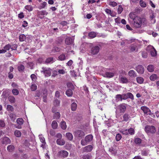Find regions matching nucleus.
<instances>
[{
	"label": "nucleus",
	"instance_id": "obj_1",
	"mask_svg": "<svg viewBox=\"0 0 159 159\" xmlns=\"http://www.w3.org/2000/svg\"><path fill=\"white\" fill-rule=\"evenodd\" d=\"M142 24V19L137 16L134 17L132 21L133 26L135 28H139L141 27Z\"/></svg>",
	"mask_w": 159,
	"mask_h": 159
},
{
	"label": "nucleus",
	"instance_id": "obj_2",
	"mask_svg": "<svg viewBox=\"0 0 159 159\" xmlns=\"http://www.w3.org/2000/svg\"><path fill=\"white\" fill-rule=\"evenodd\" d=\"M129 105L125 103H122L119 105L115 108L116 109V111L117 110L120 113H125L127 109V107Z\"/></svg>",
	"mask_w": 159,
	"mask_h": 159
},
{
	"label": "nucleus",
	"instance_id": "obj_3",
	"mask_svg": "<svg viewBox=\"0 0 159 159\" xmlns=\"http://www.w3.org/2000/svg\"><path fill=\"white\" fill-rule=\"evenodd\" d=\"M93 136L92 134H89L85 136L84 139H82L81 141V144L83 146L87 145L93 139Z\"/></svg>",
	"mask_w": 159,
	"mask_h": 159
},
{
	"label": "nucleus",
	"instance_id": "obj_4",
	"mask_svg": "<svg viewBox=\"0 0 159 159\" xmlns=\"http://www.w3.org/2000/svg\"><path fill=\"white\" fill-rule=\"evenodd\" d=\"M145 132L148 134L150 133L152 134H154L156 131L155 127L152 125H147L144 128Z\"/></svg>",
	"mask_w": 159,
	"mask_h": 159
},
{
	"label": "nucleus",
	"instance_id": "obj_5",
	"mask_svg": "<svg viewBox=\"0 0 159 159\" xmlns=\"http://www.w3.org/2000/svg\"><path fill=\"white\" fill-rule=\"evenodd\" d=\"M85 134L84 131L79 129L76 130L74 132L75 137L79 139H82L84 138Z\"/></svg>",
	"mask_w": 159,
	"mask_h": 159
},
{
	"label": "nucleus",
	"instance_id": "obj_6",
	"mask_svg": "<svg viewBox=\"0 0 159 159\" xmlns=\"http://www.w3.org/2000/svg\"><path fill=\"white\" fill-rule=\"evenodd\" d=\"M42 70L41 71L42 73H43L45 76L48 77L51 75V69L50 68L43 67Z\"/></svg>",
	"mask_w": 159,
	"mask_h": 159
},
{
	"label": "nucleus",
	"instance_id": "obj_7",
	"mask_svg": "<svg viewBox=\"0 0 159 159\" xmlns=\"http://www.w3.org/2000/svg\"><path fill=\"white\" fill-rule=\"evenodd\" d=\"M135 69L139 74H143L144 72V68L143 66L141 65H138L135 67Z\"/></svg>",
	"mask_w": 159,
	"mask_h": 159
},
{
	"label": "nucleus",
	"instance_id": "obj_8",
	"mask_svg": "<svg viewBox=\"0 0 159 159\" xmlns=\"http://www.w3.org/2000/svg\"><path fill=\"white\" fill-rule=\"evenodd\" d=\"M134 142L136 145L139 147H145L146 145L142 143V140L139 138H136L134 139Z\"/></svg>",
	"mask_w": 159,
	"mask_h": 159
},
{
	"label": "nucleus",
	"instance_id": "obj_9",
	"mask_svg": "<svg viewBox=\"0 0 159 159\" xmlns=\"http://www.w3.org/2000/svg\"><path fill=\"white\" fill-rule=\"evenodd\" d=\"M99 51V48L98 46H95L93 47L90 51V53L91 54L93 55H95L98 53Z\"/></svg>",
	"mask_w": 159,
	"mask_h": 159
},
{
	"label": "nucleus",
	"instance_id": "obj_10",
	"mask_svg": "<svg viewBox=\"0 0 159 159\" xmlns=\"http://www.w3.org/2000/svg\"><path fill=\"white\" fill-rule=\"evenodd\" d=\"M122 95L123 100H126L128 98H129L132 100L134 99V95L131 93L128 92L127 93H124L122 94Z\"/></svg>",
	"mask_w": 159,
	"mask_h": 159
},
{
	"label": "nucleus",
	"instance_id": "obj_11",
	"mask_svg": "<svg viewBox=\"0 0 159 159\" xmlns=\"http://www.w3.org/2000/svg\"><path fill=\"white\" fill-rule=\"evenodd\" d=\"M124 114L123 115V120L122 121L127 122L130 120L131 118V116L130 114H129L128 112H125L123 113Z\"/></svg>",
	"mask_w": 159,
	"mask_h": 159
},
{
	"label": "nucleus",
	"instance_id": "obj_12",
	"mask_svg": "<svg viewBox=\"0 0 159 159\" xmlns=\"http://www.w3.org/2000/svg\"><path fill=\"white\" fill-rule=\"evenodd\" d=\"M138 44L136 43L132 44L130 46V50L132 52H138Z\"/></svg>",
	"mask_w": 159,
	"mask_h": 159
},
{
	"label": "nucleus",
	"instance_id": "obj_13",
	"mask_svg": "<svg viewBox=\"0 0 159 159\" xmlns=\"http://www.w3.org/2000/svg\"><path fill=\"white\" fill-rule=\"evenodd\" d=\"M93 149V146L91 145H89L82 148V150L83 151V152H91Z\"/></svg>",
	"mask_w": 159,
	"mask_h": 159
},
{
	"label": "nucleus",
	"instance_id": "obj_14",
	"mask_svg": "<svg viewBox=\"0 0 159 159\" xmlns=\"http://www.w3.org/2000/svg\"><path fill=\"white\" fill-rule=\"evenodd\" d=\"M2 143L3 144L6 145L11 143V140L7 137H4L1 141Z\"/></svg>",
	"mask_w": 159,
	"mask_h": 159
},
{
	"label": "nucleus",
	"instance_id": "obj_15",
	"mask_svg": "<svg viewBox=\"0 0 159 159\" xmlns=\"http://www.w3.org/2000/svg\"><path fill=\"white\" fill-rule=\"evenodd\" d=\"M98 70L99 74L104 77V75L103 74L106 73V69L102 66H99L98 67Z\"/></svg>",
	"mask_w": 159,
	"mask_h": 159
},
{
	"label": "nucleus",
	"instance_id": "obj_16",
	"mask_svg": "<svg viewBox=\"0 0 159 159\" xmlns=\"http://www.w3.org/2000/svg\"><path fill=\"white\" fill-rule=\"evenodd\" d=\"M74 42V40L71 37H68L65 40V43L67 45L72 44Z\"/></svg>",
	"mask_w": 159,
	"mask_h": 159
},
{
	"label": "nucleus",
	"instance_id": "obj_17",
	"mask_svg": "<svg viewBox=\"0 0 159 159\" xmlns=\"http://www.w3.org/2000/svg\"><path fill=\"white\" fill-rule=\"evenodd\" d=\"M104 75V77L107 78H110L113 77L114 76V73L113 72L107 71L106 73L103 74Z\"/></svg>",
	"mask_w": 159,
	"mask_h": 159
},
{
	"label": "nucleus",
	"instance_id": "obj_18",
	"mask_svg": "<svg viewBox=\"0 0 159 159\" xmlns=\"http://www.w3.org/2000/svg\"><path fill=\"white\" fill-rule=\"evenodd\" d=\"M149 150L148 148H144L141 150V154L142 156H147L149 155Z\"/></svg>",
	"mask_w": 159,
	"mask_h": 159
},
{
	"label": "nucleus",
	"instance_id": "obj_19",
	"mask_svg": "<svg viewBox=\"0 0 159 159\" xmlns=\"http://www.w3.org/2000/svg\"><path fill=\"white\" fill-rule=\"evenodd\" d=\"M128 75L132 78H134L137 76V73L133 70H129L128 72Z\"/></svg>",
	"mask_w": 159,
	"mask_h": 159
},
{
	"label": "nucleus",
	"instance_id": "obj_20",
	"mask_svg": "<svg viewBox=\"0 0 159 159\" xmlns=\"http://www.w3.org/2000/svg\"><path fill=\"white\" fill-rule=\"evenodd\" d=\"M115 98V101L116 102L120 101H121L123 100L122 94H117L116 95Z\"/></svg>",
	"mask_w": 159,
	"mask_h": 159
},
{
	"label": "nucleus",
	"instance_id": "obj_21",
	"mask_svg": "<svg viewBox=\"0 0 159 159\" xmlns=\"http://www.w3.org/2000/svg\"><path fill=\"white\" fill-rule=\"evenodd\" d=\"M60 100H58L57 98H54L53 101V106L59 107L60 105Z\"/></svg>",
	"mask_w": 159,
	"mask_h": 159
},
{
	"label": "nucleus",
	"instance_id": "obj_22",
	"mask_svg": "<svg viewBox=\"0 0 159 159\" xmlns=\"http://www.w3.org/2000/svg\"><path fill=\"white\" fill-rule=\"evenodd\" d=\"M120 82L123 84H127L129 82L128 79L125 77L121 76L120 78Z\"/></svg>",
	"mask_w": 159,
	"mask_h": 159
},
{
	"label": "nucleus",
	"instance_id": "obj_23",
	"mask_svg": "<svg viewBox=\"0 0 159 159\" xmlns=\"http://www.w3.org/2000/svg\"><path fill=\"white\" fill-rule=\"evenodd\" d=\"M96 33L94 31H91L88 34V36L90 39H93L96 36Z\"/></svg>",
	"mask_w": 159,
	"mask_h": 159
},
{
	"label": "nucleus",
	"instance_id": "obj_24",
	"mask_svg": "<svg viewBox=\"0 0 159 159\" xmlns=\"http://www.w3.org/2000/svg\"><path fill=\"white\" fill-rule=\"evenodd\" d=\"M152 49L150 51V54L152 57H155L157 54V52L156 49L153 47H152Z\"/></svg>",
	"mask_w": 159,
	"mask_h": 159
},
{
	"label": "nucleus",
	"instance_id": "obj_25",
	"mask_svg": "<svg viewBox=\"0 0 159 159\" xmlns=\"http://www.w3.org/2000/svg\"><path fill=\"white\" fill-rule=\"evenodd\" d=\"M56 143L59 145H63L65 144V142L63 139L61 140V139H59L57 140Z\"/></svg>",
	"mask_w": 159,
	"mask_h": 159
},
{
	"label": "nucleus",
	"instance_id": "obj_26",
	"mask_svg": "<svg viewBox=\"0 0 159 159\" xmlns=\"http://www.w3.org/2000/svg\"><path fill=\"white\" fill-rule=\"evenodd\" d=\"M147 69L149 72H152L154 70V66L153 65H149L147 66Z\"/></svg>",
	"mask_w": 159,
	"mask_h": 159
},
{
	"label": "nucleus",
	"instance_id": "obj_27",
	"mask_svg": "<svg viewBox=\"0 0 159 159\" xmlns=\"http://www.w3.org/2000/svg\"><path fill=\"white\" fill-rule=\"evenodd\" d=\"M158 77L157 75L155 74H153L152 75L149 77L150 80L152 81H154L157 80Z\"/></svg>",
	"mask_w": 159,
	"mask_h": 159
},
{
	"label": "nucleus",
	"instance_id": "obj_28",
	"mask_svg": "<svg viewBox=\"0 0 159 159\" xmlns=\"http://www.w3.org/2000/svg\"><path fill=\"white\" fill-rule=\"evenodd\" d=\"M66 136L67 139L70 141H71L73 139V136L72 134L70 132L66 133Z\"/></svg>",
	"mask_w": 159,
	"mask_h": 159
},
{
	"label": "nucleus",
	"instance_id": "obj_29",
	"mask_svg": "<svg viewBox=\"0 0 159 159\" xmlns=\"http://www.w3.org/2000/svg\"><path fill=\"white\" fill-rule=\"evenodd\" d=\"M15 150V147L12 145H10L7 147V150L9 152H12Z\"/></svg>",
	"mask_w": 159,
	"mask_h": 159
},
{
	"label": "nucleus",
	"instance_id": "obj_30",
	"mask_svg": "<svg viewBox=\"0 0 159 159\" xmlns=\"http://www.w3.org/2000/svg\"><path fill=\"white\" fill-rule=\"evenodd\" d=\"M60 153L61 154V156L63 157H67L68 155V152L65 150H62L60 151Z\"/></svg>",
	"mask_w": 159,
	"mask_h": 159
},
{
	"label": "nucleus",
	"instance_id": "obj_31",
	"mask_svg": "<svg viewBox=\"0 0 159 159\" xmlns=\"http://www.w3.org/2000/svg\"><path fill=\"white\" fill-rule=\"evenodd\" d=\"M53 116V119H58L60 118L61 115L60 113L58 112L54 113Z\"/></svg>",
	"mask_w": 159,
	"mask_h": 159
},
{
	"label": "nucleus",
	"instance_id": "obj_32",
	"mask_svg": "<svg viewBox=\"0 0 159 159\" xmlns=\"http://www.w3.org/2000/svg\"><path fill=\"white\" fill-rule=\"evenodd\" d=\"M73 90L71 89H68L66 91V94L68 97L71 96L73 94Z\"/></svg>",
	"mask_w": 159,
	"mask_h": 159
},
{
	"label": "nucleus",
	"instance_id": "obj_33",
	"mask_svg": "<svg viewBox=\"0 0 159 159\" xmlns=\"http://www.w3.org/2000/svg\"><path fill=\"white\" fill-rule=\"evenodd\" d=\"M109 151L114 155H115L117 153V150L112 147L109 148Z\"/></svg>",
	"mask_w": 159,
	"mask_h": 159
},
{
	"label": "nucleus",
	"instance_id": "obj_34",
	"mask_svg": "<svg viewBox=\"0 0 159 159\" xmlns=\"http://www.w3.org/2000/svg\"><path fill=\"white\" fill-rule=\"evenodd\" d=\"M53 57H50L46 59L45 62L46 63L48 64V63H52L53 62Z\"/></svg>",
	"mask_w": 159,
	"mask_h": 159
},
{
	"label": "nucleus",
	"instance_id": "obj_35",
	"mask_svg": "<svg viewBox=\"0 0 159 159\" xmlns=\"http://www.w3.org/2000/svg\"><path fill=\"white\" fill-rule=\"evenodd\" d=\"M61 50L60 48L56 46L53 47L52 49V51L53 53H56L59 52Z\"/></svg>",
	"mask_w": 159,
	"mask_h": 159
},
{
	"label": "nucleus",
	"instance_id": "obj_36",
	"mask_svg": "<svg viewBox=\"0 0 159 159\" xmlns=\"http://www.w3.org/2000/svg\"><path fill=\"white\" fill-rule=\"evenodd\" d=\"M91 153H89L86 154L84 155L82 157L83 159H91L92 157Z\"/></svg>",
	"mask_w": 159,
	"mask_h": 159
},
{
	"label": "nucleus",
	"instance_id": "obj_37",
	"mask_svg": "<svg viewBox=\"0 0 159 159\" xmlns=\"http://www.w3.org/2000/svg\"><path fill=\"white\" fill-rule=\"evenodd\" d=\"M77 107V105L75 102H74L71 104V110L73 111H75Z\"/></svg>",
	"mask_w": 159,
	"mask_h": 159
},
{
	"label": "nucleus",
	"instance_id": "obj_38",
	"mask_svg": "<svg viewBox=\"0 0 159 159\" xmlns=\"http://www.w3.org/2000/svg\"><path fill=\"white\" fill-rule=\"evenodd\" d=\"M58 59L61 61H64L66 59V57L64 54L62 53L58 57Z\"/></svg>",
	"mask_w": 159,
	"mask_h": 159
},
{
	"label": "nucleus",
	"instance_id": "obj_39",
	"mask_svg": "<svg viewBox=\"0 0 159 159\" xmlns=\"http://www.w3.org/2000/svg\"><path fill=\"white\" fill-rule=\"evenodd\" d=\"M60 126L61 129L63 130L66 129V122L65 121H62L60 123Z\"/></svg>",
	"mask_w": 159,
	"mask_h": 159
},
{
	"label": "nucleus",
	"instance_id": "obj_40",
	"mask_svg": "<svg viewBox=\"0 0 159 159\" xmlns=\"http://www.w3.org/2000/svg\"><path fill=\"white\" fill-rule=\"evenodd\" d=\"M51 125L52 128L53 129H56L57 128L58 124L56 120H53L52 121Z\"/></svg>",
	"mask_w": 159,
	"mask_h": 159
},
{
	"label": "nucleus",
	"instance_id": "obj_41",
	"mask_svg": "<svg viewBox=\"0 0 159 159\" xmlns=\"http://www.w3.org/2000/svg\"><path fill=\"white\" fill-rule=\"evenodd\" d=\"M66 85L68 88H69V89H71L73 90L74 89V86L72 83L70 82L67 83L66 84Z\"/></svg>",
	"mask_w": 159,
	"mask_h": 159
},
{
	"label": "nucleus",
	"instance_id": "obj_42",
	"mask_svg": "<svg viewBox=\"0 0 159 159\" xmlns=\"http://www.w3.org/2000/svg\"><path fill=\"white\" fill-rule=\"evenodd\" d=\"M141 109L143 111L144 114H146L149 108L146 106H143L141 107Z\"/></svg>",
	"mask_w": 159,
	"mask_h": 159
},
{
	"label": "nucleus",
	"instance_id": "obj_43",
	"mask_svg": "<svg viewBox=\"0 0 159 159\" xmlns=\"http://www.w3.org/2000/svg\"><path fill=\"white\" fill-rule=\"evenodd\" d=\"M67 24H68L67 22L65 21H62L60 23V24L63 27H66L65 29H67L68 28V27L67 25Z\"/></svg>",
	"mask_w": 159,
	"mask_h": 159
},
{
	"label": "nucleus",
	"instance_id": "obj_44",
	"mask_svg": "<svg viewBox=\"0 0 159 159\" xmlns=\"http://www.w3.org/2000/svg\"><path fill=\"white\" fill-rule=\"evenodd\" d=\"M139 3L140 6L142 7L145 8L146 7L147 5L146 2L143 0H140Z\"/></svg>",
	"mask_w": 159,
	"mask_h": 159
},
{
	"label": "nucleus",
	"instance_id": "obj_45",
	"mask_svg": "<svg viewBox=\"0 0 159 159\" xmlns=\"http://www.w3.org/2000/svg\"><path fill=\"white\" fill-rule=\"evenodd\" d=\"M26 39V36L24 34H20L19 36V39L20 41L23 42Z\"/></svg>",
	"mask_w": 159,
	"mask_h": 159
},
{
	"label": "nucleus",
	"instance_id": "obj_46",
	"mask_svg": "<svg viewBox=\"0 0 159 159\" xmlns=\"http://www.w3.org/2000/svg\"><path fill=\"white\" fill-rule=\"evenodd\" d=\"M128 132L129 134L130 135H133L135 134V130L133 128H130L128 129Z\"/></svg>",
	"mask_w": 159,
	"mask_h": 159
},
{
	"label": "nucleus",
	"instance_id": "obj_47",
	"mask_svg": "<svg viewBox=\"0 0 159 159\" xmlns=\"http://www.w3.org/2000/svg\"><path fill=\"white\" fill-rule=\"evenodd\" d=\"M48 14V12L45 10L39 11L38 12V15H47Z\"/></svg>",
	"mask_w": 159,
	"mask_h": 159
},
{
	"label": "nucleus",
	"instance_id": "obj_48",
	"mask_svg": "<svg viewBox=\"0 0 159 159\" xmlns=\"http://www.w3.org/2000/svg\"><path fill=\"white\" fill-rule=\"evenodd\" d=\"M136 81L138 83L141 84L143 82L144 79L142 77H138L136 78Z\"/></svg>",
	"mask_w": 159,
	"mask_h": 159
},
{
	"label": "nucleus",
	"instance_id": "obj_49",
	"mask_svg": "<svg viewBox=\"0 0 159 159\" xmlns=\"http://www.w3.org/2000/svg\"><path fill=\"white\" fill-rule=\"evenodd\" d=\"M8 100L11 103H13L15 102L16 99L13 96H9L8 97Z\"/></svg>",
	"mask_w": 159,
	"mask_h": 159
},
{
	"label": "nucleus",
	"instance_id": "obj_50",
	"mask_svg": "<svg viewBox=\"0 0 159 159\" xmlns=\"http://www.w3.org/2000/svg\"><path fill=\"white\" fill-rule=\"evenodd\" d=\"M16 122L17 124L21 125L23 124L24 120L22 118H18L17 119Z\"/></svg>",
	"mask_w": 159,
	"mask_h": 159
},
{
	"label": "nucleus",
	"instance_id": "obj_51",
	"mask_svg": "<svg viewBox=\"0 0 159 159\" xmlns=\"http://www.w3.org/2000/svg\"><path fill=\"white\" fill-rule=\"evenodd\" d=\"M25 8L29 12L33 10V7L31 5H26L25 7Z\"/></svg>",
	"mask_w": 159,
	"mask_h": 159
},
{
	"label": "nucleus",
	"instance_id": "obj_52",
	"mask_svg": "<svg viewBox=\"0 0 159 159\" xmlns=\"http://www.w3.org/2000/svg\"><path fill=\"white\" fill-rule=\"evenodd\" d=\"M7 110L8 111L12 112L14 111V108L11 105L8 104L7 105Z\"/></svg>",
	"mask_w": 159,
	"mask_h": 159
},
{
	"label": "nucleus",
	"instance_id": "obj_53",
	"mask_svg": "<svg viewBox=\"0 0 159 159\" xmlns=\"http://www.w3.org/2000/svg\"><path fill=\"white\" fill-rule=\"evenodd\" d=\"M21 132L18 130H16L14 132L15 136L17 137H20L21 136Z\"/></svg>",
	"mask_w": 159,
	"mask_h": 159
},
{
	"label": "nucleus",
	"instance_id": "obj_54",
	"mask_svg": "<svg viewBox=\"0 0 159 159\" xmlns=\"http://www.w3.org/2000/svg\"><path fill=\"white\" fill-rule=\"evenodd\" d=\"M47 3L46 2H43V3H41V5L39 7V9H41L45 8L46 6L47 5Z\"/></svg>",
	"mask_w": 159,
	"mask_h": 159
},
{
	"label": "nucleus",
	"instance_id": "obj_55",
	"mask_svg": "<svg viewBox=\"0 0 159 159\" xmlns=\"http://www.w3.org/2000/svg\"><path fill=\"white\" fill-rule=\"evenodd\" d=\"M141 55L143 58H146L148 57V53L147 52L143 51L141 52Z\"/></svg>",
	"mask_w": 159,
	"mask_h": 159
},
{
	"label": "nucleus",
	"instance_id": "obj_56",
	"mask_svg": "<svg viewBox=\"0 0 159 159\" xmlns=\"http://www.w3.org/2000/svg\"><path fill=\"white\" fill-rule=\"evenodd\" d=\"M122 138V136L120 133H117L116 136V140L117 141H120Z\"/></svg>",
	"mask_w": 159,
	"mask_h": 159
},
{
	"label": "nucleus",
	"instance_id": "obj_57",
	"mask_svg": "<svg viewBox=\"0 0 159 159\" xmlns=\"http://www.w3.org/2000/svg\"><path fill=\"white\" fill-rule=\"evenodd\" d=\"M24 145L27 147H28V149L27 150L28 151L30 149V148H29V146L30 145V144L28 142V140H25L24 143Z\"/></svg>",
	"mask_w": 159,
	"mask_h": 159
},
{
	"label": "nucleus",
	"instance_id": "obj_58",
	"mask_svg": "<svg viewBox=\"0 0 159 159\" xmlns=\"http://www.w3.org/2000/svg\"><path fill=\"white\" fill-rule=\"evenodd\" d=\"M30 89L32 91H35L37 89V86L35 84H33L31 85V86Z\"/></svg>",
	"mask_w": 159,
	"mask_h": 159
},
{
	"label": "nucleus",
	"instance_id": "obj_59",
	"mask_svg": "<svg viewBox=\"0 0 159 159\" xmlns=\"http://www.w3.org/2000/svg\"><path fill=\"white\" fill-rule=\"evenodd\" d=\"M18 70L20 72H22L24 71L25 67L23 65H21L18 67Z\"/></svg>",
	"mask_w": 159,
	"mask_h": 159
},
{
	"label": "nucleus",
	"instance_id": "obj_60",
	"mask_svg": "<svg viewBox=\"0 0 159 159\" xmlns=\"http://www.w3.org/2000/svg\"><path fill=\"white\" fill-rule=\"evenodd\" d=\"M30 77L33 81L35 82L36 81L37 79V77L35 74H31L30 75Z\"/></svg>",
	"mask_w": 159,
	"mask_h": 159
},
{
	"label": "nucleus",
	"instance_id": "obj_61",
	"mask_svg": "<svg viewBox=\"0 0 159 159\" xmlns=\"http://www.w3.org/2000/svg\"><path fill=\"white\" fill-rule=\"evenodd\" d=\"M11 48V44L8 43L3 48L6 50L7 51V50L8 51Z\"/></svg>",
	"mask_w": 159,
	"mask_h": 159
},
{
	"label": "nucleus",
	"instance_id": "obj_62",
	"mask_svg": "<svg viewBox=\"0 0 159 159\" xmlns=\"http://www.w3.org/2000/svg\"><path fill=\"white\" fill-rule=\"evenodd\" d=\"M11 49L12 50H16L17 45L16 44H12L11 45Z\"/></svg>",
	"mask_w": 159,
	"mask_h": 159
},
{
	"label": "nucleus",
	"instance_id": "obj_63",
	"mask_svg": "<svg viewBox=\"0 0 159 159\" xmlns=\"http://www.w3.org/2000/svg\"><path fill=\"white\" fill-rule=\"evenodd\" d=\"M123 8L121 5H119L117 9V11L118 14H120L123 11Z\"/></svg>",
	"mask_w": 159,
	"mask_h": 159
},
{
	"label": "nucleus",
	"instance_id": "obj_64",
	"mask_svg": "<svg viewBox=\"0 0 159 159\" xmlns=\"http://www.w3.org/2000/svg\"><path fill=\"white\" fill-rule=\"evenodd\" d=\"M13 94L14 95H17L18 94L19 92L18 90L16 89H13L12 91Z\"/></svg>",
	"mask_w": 159,
	"mask_h": 159
}]
</instances>
